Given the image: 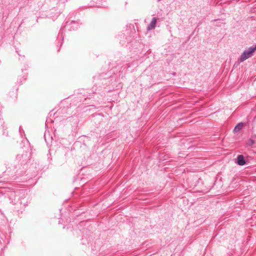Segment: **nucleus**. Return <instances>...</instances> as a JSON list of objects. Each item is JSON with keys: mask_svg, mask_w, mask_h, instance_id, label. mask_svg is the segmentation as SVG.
<instances>
[{"mask_svg": "<svg viewBox=\"0 0 256 256\" xmlns=\"http://www.w3.org/2000/svg\"><path fill=\"white\" fill-rule=\"evenodd\" d=\"M156 22L157 18L155 17L152 18L151 22L147 27V30L150 31V30H154L156 28Z\"/></svg>", "mask_w": 256, "mask_h": 256, "instance_id": "obj_1", "label": "nucleus"}, {"mask_svg": "<svg viewBox=\"0 0 256 256\" xmlns=\"http://www.w3.org/2000/svg\"><path fill=\"white\" fill-rule=\"evenodd\" d=\"M237 162L238 164L240 166H244L246 164L244 157L242 155H238L237 157Z\"/></svg>", "mask_w": 256, "mask_h": 256, "instance_id": "obj_2", "label": "nucleus"}, {"mask_svg": "<svg viewBox=\"0 0 256 256\" xmlns=\"http://www.w3.org/2000/svg\"><path fill=\"white\" fill-rule=\"evenodd\" d=\"M243 126V124L242 122L238 123L234 128V131L237 132L240 130Z\"/></svg>", "mask_w": 256, "mask_h": 256, "instance_id": "obj_3", "label": "nucleus"}, {"mask_svg": "<svg viewBox=\"0 0 256 256\" xmlns=\"http://www.w3.org/2000/svg\"><path fill=\"white\" fill-rule=\"evenodd\" d=\"M254 144V141L252 139H250L247 142V144L250 146H252Z\"/></svg>", "mask_w": 256, "mask_h": 256, "instance_id": "obj_4", "label": "nucleus"}]
</instances>
